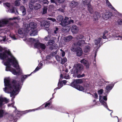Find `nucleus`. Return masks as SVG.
<instances>
[{"instance_id": "1", "label": "nucleus", "mask_w": 122, "mask_h": 122, "mask_svg": "<svg viewBox=\"0 0 122 122\" xmlns=\"http://www.w3.org/2000/svg\"><path fill=\"white\" fill-rule=\"evenodd\" d=\"M6 58H7L6 61L4 63V65L6 66V71H9L15 75L21 72L17 61L9 50L0 53V59L3 60Z\"/></svg>"}, {"instance_id": "2", "label": "nucleus", "mask_w": 122, "mask_h": 122, "mask_svg": "<svg viewBox=\"0 0 122 122\" xmlns=\"http://www.w3.org/2000/svg\"><path fill=\"white\" fill-rule=\"evenodd\" d=\"M10 80L9 78L5 79L4 83L5 86H6L4 88V91L10 94V97H12L11 100H14L15 98L14 96L15 93L18 91L20 87V82L14 80L11 84H10Z\"/></svg>"}, {"instance_id": "3", "label": "nucleus", "mask_w": 122, "mask_h": 122, "mask_svg": "<svg viewBox=\"0 0 122 122\" xmlns=\"http://www.w3.org/2000/svg\"><path fill=\"white\" fill-rule=\"evenodd\" d=\"M25 27H26V31L28 33L30 31V35L32 36L37 35V31L36 28V24L33 22L30 23L29 24H26Z\"/></svg>"}, {"instance_id": "4", "label": "nucleus", "mask_w": 122, "mask_h": 122, "mask_svg": "<svg viewBox=\"0 0 122 122\" xmlns=\"http://www.w3.org/2000/svg\"><path fill=\"white\" fill-rule=\"evenodd\" d=\"M30 41L35 44L34 46L37 48H40L42 50H44L45 49L46 46L45 44L39 42L37 40H36L32 38H29Z\"/></svg>"}, {"instance_id": "5", "label": "nucleus", "mask_w": 122, "mask_h": 122, "mask_svg": "<svg viewBox=\"0 0 122 122\" xmlns=\"http://www.w3.org/2000/svg\"><path fill=\"white\" fill-rule=\"evenodd\" d=\"M78 41L76 43V46H80L85 43L86 39L84 36L81 35H78L76 37Z\"/></svg>"}, {"instance_id": "6", "label": "nucleus", "mask_w": 122, "mask_h": 122, "mask_svg": "<svg viewBox=\"0 0 122 122\" xmlns=\"http://www.w3.org/2000/svg\"><path fill=\"white\" fill-rule=\"evenodd\" d=\"M69 18L67 17H65L64 21H62L60 23V24L61 25L63 26H65L66 25H67L69 24H70L71 23H73L74 21L72 20H68Z\"/></svg>"}, {"instance_id": "7", "label": "nucleus", "mask_w": 122, "mask_h": 122, "mask_svg": "<svg viewBox=\"0 0 122 122\" xmlns=\"http://www.w3.org/2000/svg\"><path fill=\"white\" fill-rule=\"evenodd\" d=\"M83 6H85V5H88V9L89 12L91 14L93 13V10L91 6L89 4V1L88 0H82Z\"/></svg>"}, {"instance_id": "8", "label": "nucleus", "mask_w": 122, "mask_h": 122, "mask_svg": "<svg viewBox=\"0 0 122 122\" xmlns=\"http://www.w3.org/2000/svg\"><path fill=\"white\" fill-rule=\"evenodd\" d=\"M9 102V99L5 97H0V107H1L5 104Z\"/></svg>"}, {"instance_id": "9", "label": "nucleus", "mask_w": 122, "mask_h": 122, "mask_svg": "<svg viewBox=\"0 0 122 122\" xmlns=\"http://www.w3.org/2000/svg\"><path fill=\"white\" fill-rule=\"evenodd\" d=\"M73 76L75 77H77L78 78H80L83 77L85 76V74H82V75L80 74V71H73Z\"/></svg>"}, {"instance_id": "10", "label": "nucleus", "mask_w": 122, "mask_h": 122, "mask_svg": "<svg viewBox=\"0 0 122 122\" xmlns=\"http://www.w3.org/2000/svg\"><path fill=\"white\" fill-rule=\"evenodd\" d=\"M112 15V13L110 12L104 13L102 15V17L105 20H107L110 18Z\"/></svg>"}, {"instance_id": "11", "label": "nucleus", "mask_w": 122, "mask_h": 122, "mask_svg": "<svg viewBox=\"0 0 122 122\" xmlns=\"http://www.w3.org/2000/svg\"><path fill=\"white\" fill-rule=\"evenodd\" d=\"M83 64L86 68H88L90 65V63L88 62L86 60L83 59L80 61Z\"/></svg>"}, {"instance_id": "12", "label": "nucleus", "mask_w": 122, "mask_h": 122, "mask_svg": "<svg viewBox=\"0 0 122 122\" xmlns=\"http://www.w3.org/2000/svg\"><path fill=\"white\" fill-rule=\"evenodd\" d=\"M71 31L73 33H77L79 30V28L76 25L72 26L71 28Z\"/></svg>"}, {"instance_id": "13", "label": "nucleus", "mask_w": 122, "mask_h": 122, "mask_svg": "<svg viewBox=\"0 0 122 122\" xmlns=\"http://www.w3.org/2000/svg\"><path fill=\"white\" fill-rule=\"evenodd\" d=\"M76 69L74 70V71H80L82 69L83 66L81 64H76L75 65Z\"/></svg>"}, {"instance_id": "14", "label": "nucleus", "mask_w": 122, "mask_h": 122, "mask_svg": "<svg viewBox=\"0 0 122 122\" xmlns=\"http://www.w3.org/2000/svg\"><path fill=\"white\" fill-rule=\"evenodd\" d=\"M75 51L76 52V54L78 56H80L82 54V49L80 47H78L76 48L75 49Z\"/></svg>"}, {"instance_id": "15", "label": "nucleus", "mask_w": 122, "mask_h": 122, "mask_svg": "<svg viewBox=\"0 0 122 122\" xmlns=\"http://www.w3.org/2000/svg\"><path fill=\"white\" fill-rule=\"evenodd\" d=\"M4 5L5 6V5L10 9V10L11 13H14V7L12 5H10V4L7 3L5 4H4Z\"/></svg>"}, {"instance_id": "16", "label": "nucleus", "mask_w": 122, "mask_h": 122, "mask_svg": "<svg viewBox=\"0 0 122 122\" xmlns=\"http://www.w3.org/2000/svg\"><path fill=\"white\" fill-rule=\"evenodd\" d=\"M8 19H4L0 21V27L4 26L8 22Z\"/></svg>"}, {"instance_id": "17", "label": "nucleus", "mask_w": 122, "mask_h": 122, "mask_svg": "<svg viewBox=\"0 0 122 122\" xmlns=\"http://www.w3.org/2000/svg\"><path fill=\"white\" fill-rule=\"evenodd\" d=\"M78 3L77 2L73 1L71 2L70 4V6L71 8H73L75 7L78 4Z\"/></svg>"}, {"instance_id": "18", "label": "nucleus", "mask_w": 122, "mask_h": 122, "mask_svg": "<svg viewBox=\"0 0 122 122\" xmlns=\"http://www.w3.org/2000/svg\"><path fill=\"white\" fill-rule=\"evenodd\" d=\"M100 17V15L99 13L97 12H96L93 15V20H98Z\"/></svg>"}, {"instance_id": "19", "label": "nucleus", "mask_w": 122, "mask_h": 122, "mask_svg": "<svg viewBox=\"0 0 122 122\" xmlns=\"http://www.w3.org/2000/svg\"><path fill=\"white\" fill-rule=\"evenodd\" d=\"M102 97L100 96H99V100L100 102L103 104V105L105 107L106 106L107 107V104L102 99Z\"/></svg>"}, {"instance_id": "20", "label": "nucleus", "mask_w": 122, "mask_h": 122, "mask_svg": "<svg viewBox=\"0 0 122 122\" xmlns=\"http://www.w3.org/2000/svg\"><path fill=\"white\" fill-rule=\"evenodd\" d=\"M25 28L24 29H23V28H20V29L19 30H18V33L19 34H22L23 33L25 32H26V33H27L26 31V27H25Z\"/></svg>"}, {"instance_id": "21", "label": "nucleus", "mask_w": 122, "mask_h": 122, "mask_svg": "<svg viewBox=\"0 0 122 122\" xmlns=\"http://www.w3.org/2000/svg\"><path fill=\"white\" fill-rule=\"evenodd\" d=\"M102 38H99L95 40L94 42L96 45H98L101 42Z\"/></svg>"}, {"instance_id": "22", "label": "nucleus", "mask_w": 122, "mask_h": 122, "mask_svg": "<svg viewBox=\"0 0 122 122\" xmlns=\"http://www.w3.org/2000/svg\"><path fill=\"white\" fill-rule=\"evenodd\" d=\"M90 49V46L88 45H87L85 46L84 49V52L86 53H87L89 51Z\"/></svg>"}, {"instance_id": "23", "label": "nucleus", "mask_w": 122, "mask_h": 122, "mask_svg": "<svg viewBox=\"0 0 122 122\" xmlns=\"http://www.w3.org/2000/svg\"><path fill=\"white\" fill-rule=\"evenodd\" d=\"M20 9L23 14V15H25L26 13L25 9V7L23 6H21L20 7Z\"/></svg>"}, {"instance_id": "24", "label": "nucleus", "mask_w": 122, "mask_h": 122, "mask_svg": "<svg viewBox=\"0 0 122 122\" xmlns=\"http://www.w3.org/2000/svg\"><path fill=\"white\" fill-rule=\"evenodd\" d=\"M7 114V113L4 110L1 109L0 110V118L2 117L5 115Z\"/></svg>"}, {"instance_id": "25", "label": "nucleus", "mask_w": 122, "mask_h": 122, "mask_svg": "<svg viewBox=\"0 0 122 122\" xmlns=\"http://www.w3.org/2000/svg\"><path fill=\"white\" fill-rule=\"evenodd\" d=\"M72 37L71 36H69L65 37L64 38V40L65 41H71L72 39Z\"/></svg>"}, {"instance_id": "26", "label": "nucleus", "mask_w": 122, "mask_h": 122, "mask_svg": "<svg viewBox=\"0 0 122 122\" xmlns=\"http://www.w3.org/2000/svg\"><path fill=\"white\" fill-rule=\"evenodd\" d=\"M106 3L107 5L110 8H111L114 11L116 10L113 7L111 4L109 2L108 0H106Z\"/></svg>"}, {"instance_id": "27", "label": "nucleus", "mask_w": 122, "mask_h": 122, "mask_svg": "<svg viewBox=\"0 0 122 122\" xmlns=\"http://www.w3.org/2000/svg\"><path fill=\"white\" fill-rule=\"evenodd\" d=\"M63 19V16L61 15H59L57 17V20L59 21H62Z\"/></svg>"}, {"instance_id": "28", "label": "nucleus", "mask_w": 122, "mask_h": 122, "mask_svg": "<svg viewBox=\"0 0 122 122\" xmlns=\"http://www.w3.org/2000/svg\"><path fill=\"white\" fill-rule=\"evenodd\" d=\"M41 7V5L39 4H36L34 6V8L35 10H37Z\"/></svg>"}, {"instance_id": "29", "label": "nucleus", "mask_w": 122, "mask_h": 122, "mask_svg": "<svg viewBox=\"0 0 122 122\" xmlns=\"http://www.w3.org/2000/svg\"><path fill=\"white\" fill-rule=\"evenodd\" d=\"M75 82V80L71 84V85L73 87L76 88L78 85V84L76 82Z\"/></svg>"}, {"instance_id": "30", "label": "nucleus", "mask_w": 122, "mask_h": 122, "mask_svg": "<svg viewBox=\"0 0 122 122\" xmlns=\"http://www.w3.org/2000/svg\"><path fill=\"white\" fill-rule=\"evenodd\" d=\"M112 88V87L110 85H109L107 86L106 87V90L107 92H109V91L111 90Z\"/></svg>"}, {"instance_id": "31", "label": "nucleus", "mask_w": 122, "mask_h": 122, "mask_svg": "<svg viewBox=\"0 0 122 122\" xmlns=\"http://www.w3.org/2000/svg\"><path fill=\"white\" fill-rule=\"evenodd\" d=\"M76 88L80 91H82L84 89L83 87L79 85H78Z\"/></svg>"}, {"instance_id": "32", "label": "nucleus", "mask_w": 122, "mask_h": 122, "mask_svg": "<svg viewBox=\"0 0 122 122\" xmlns=\"http://www.w3.org/2000/svg\"><path fill=\"white\" fill-rule=\"evenodd\" d=\"M108 32L107 31H105L104 33H103V36H102V38L104 39H106L108 37V35L107 36L106 34Z\"/></svg>"}, {"instance_id": "33", "label": "nucleus", "mask_w": 122, "mask_h": 122, "mask_svg": "<svg viewBox=\"0 0 122 122\" xmlns=\"http://www.w3.org/2000/svg\"><path fill=\"white\" fill-rule=\"evenodd\" d=\"M41 25L42 26H44L45 27H47L49 25V23L47 22L46 21H44V23L43 24H42V23L41 24Z\"/></svg>"}, {"instance_id": "34", "label": "nucleus", "mask_w": 122, "mask_h": 122, "mask_svg": "<svg viewBox=\"0 0 122 122\" xmlns=\"http://www.w3.org/2000/svg\"><path fill=\"white\" fill-rule=\"evenodd\" d=\"M61 60V63L62 64H64L67 61V60L66 57H64V58L63 59H62Z\"/></svg>"}, {"instance_id": "35", "label": "nucleus", "mask_w": 122, "mask_h": 122, "mask_svg": "<svg viewBox=\"0 0 122 122\" xmlns=\"http://www.w3.org/2000/svg\"><path fill=\"white\" fill-rule=\"evenodd\" d=\"M75 82H76L78 84L82 83L83 81L81 79H78L75 80Z\"/></svg>"}, {"instance_id": "36", "label": "nucleus", "mask_w": 122, "mask_h": 122, "mask_svg": "<svg viewBox=\"0 0 122 122\" xmlns=\"http://www.w3.org/2000/svg\"><path fill=\"white\" fill-rule=\"evenodd\" d=\"M54 43V41L52 40H49L48 42V44L50 45H52Z\"/></svg>"}, {"instance_id": "37", "label": "nucleus", "mask_w": 122, "mask_h": 122, "mask_svg": "<svg viewBox=\"0 0 122 122\" xmlns=\"http://www.w3.org/2000/svg\"><path fill=\"white\" fill-rule=\"evenodd\" d=\"M55 57L56 60L58 61H60L62 60V58L59 55H57Z\"/></svg>"}, {"instance_id": "38", "label": "nucleus", "mask_w": 122, "mask_h": 122, "mask_svg": "<svg viewBox=\"0 0 122 122\" xmlns=\"http://www.w3.org/2000/svg\"><path fill=\"white\" fill-rule=\"evenodd\" d=\"M21 0H16L15 1V4L16 6H19L20 5V1Z\"/></svg>"}, {"instance_id": "39", "label": "nucleus", "mask_w": 122, "mask_h": 122, "mask_svg": "<svg viewBox=\"0 0 122 122\" xmlns=\"http://www.w3.org/2000/svg\"><path fill=\"white\" fill-rule=\"evenodd\" d=\"M47 7H44L43 9V13L44 14L46 13H47Z\"/></svg>"}, {"instance_id": "40", "label": "nucleus", "mask_w": 122, "mask_h": 122, "mask_svg": "<svg viewBox=\"0 0 122 122\" xmlns=\"http://www.w3.org/2000/svg\"><path fill=\"white\" fill-rule=\"evenodd\" d=\"M117 22L119 25H121L122 24V21L121 19H118L117 21Z\"/></svg>"}, {"instance_id": "41", "label": "nucleus", "mask_w": 122, "mask_h": 122, "mask_svg": "<svg viewBox=\"0 0 122 122\" xmlns=\"http://www.w3.org/2000/svg\"><path fill=\"white\" fill-rule=\"evenodd\" d=\"M60 51H61V55L62 56H64L65 55V52L62 49H60Z\"/></svg>"}, {"instance_id": "42", "label": "nucleus", "mask_w": 122, "mask_h": 122, "mask_svg": "<svg viewBox=\"0 0 122 122\" xmlns=\"http://www.w3.org/2000/svg\"><path fill=\"white\" fill-rule=\"evenodd\" d=\"M58 86H61L59 88L58 87H56V88L55 89H54V91H55V90H56V89H58L60 88L62 86V84L60 83H59L58 84Z\"/></svg>"}, {"instance_id": "43", "label": "nucleus", "mask_w": 122, "mask_h": 122, "mask_svg": "<svg viewBox=\"0 0 122 122\" xmlns=\"http://www.w3.org/2000/svg\"><path fill=\"white\" fill-rule=\"evenodd\" d=\"M29 6L30 9H32L33 8H34V6H33V4L30 3L29 5Z\"/></svg>"}, {"instance_id": "44", "label": "nucleus", "mask_w": 122, "mask_h": 122, "mask_svg": "<svg viewBox=\"0 0 122 122\" xmlns=\"http://www.w3.org/2000/svg\"><path fill=\"white\" fill-rule=\"evenodd\" d=\"M47 19L48 20H51L53 22H55L56 21V20L55 19L52 18L51 17H48L47 18Z\"/></svg>"}, {"instance_id": "45", "label": "nucleus", "mask_w": 122, "mask_h": 122, "mask_svg": "<svg viewBox=\"0 0 122 122\" xmlns=\"http://www.w3.org/2000/svg\"><path fill=\"white\" fill-rule=\"evenodd\" d=\"M103 91V90L102 89H101L99 90L98 91V94L99 95H101Z\"/></svg>"}, {"instance_id": "46", "label": "nucleus", "mask_w": 122, "mask_h": 122, "mask_svg": "<svg viewBox=\"0 0 122 122\" xmlns=\"http://www.w3.org/2000/svg\"><path fill=\"white\" fill-rule=\"evenodd\" d=\"M50 39V37L49 35L46 36L44 38V40L46 41H47Z\"/></svg>"}, {"instance_id": "47", "label": "nucleus", "mask_w": 122, "mask_h": 122, "mask_svg": "<svg viewBox=\"0 0 122 122\" xmlns=\"http://www.w3.org/2000/svg\"><path fill=\"white\" fill-rule=\"evenodd\" d=\"M30 75H25L23 76L22 77V79H25L28 76H29Z\"/></svg>"}, {"instance_id": "48", "label": "nucleus", "mask_w": 122, "mask_h": 122, "mask_svg": "<svg viewBox=\"0 0 122 122\" xmlns=\"http://www.w3.org/2000/svg\"><path fill=\"white\" fill-rule=\"evenodd\" d=\"M14 102L13 103H12L10 104H8V107H13V106L14 105Z\"/></svg>"}, {"instance_id": "49", "label": "nucleus", "mask_w": 122, "mask_h": 122, "mask_svg": "<svg viewBox=\"0 0 122 122\" xmlns=\"http://www.w3.org/2000/svg\"><path fill=\"white\" fill-rule=\"evenodd\" d=\"M43 1V3L44 4H48L49 3V2L47 0H44Z\"/></svg>"}, {"instance_id": "50", "label": "nucleus", "mask_w": 122, "mask_h": 122, "mask_svg": "<svg viewBox=\"0 0 122 122\" xmlns=\"http://www.w3.org/2000/svg\"><path fill=\"white\" fill-rule=\"evenodd\" d=\"M58 28H55V30H54V33L55 34H56L58 32Z\"/></svg>"}, {"instance_id": "51", "label": "nucleus", "mask_w": 122, "mask_h": 122, "mask_svg": "<svg viewBox=\"0 0 122 122\" xmlns=\"http://www.w3.org/2000/svg\"><path fill=\"white\" fill-rule=\"evenodd\" d=\"M13 40H16L17 39L15 37L14 35L10 36Z\"/></svg>"}, {"instance_id": "52", "label": "nucleus", "mask_w": 122, "mask_h": 122, "mask_svg": "<svg viewBox=\"0 0 122 122\" xmlns=\"http://www.w3.org/2000/svg\"><path fill=\"white\" fill-rule=\"evenodd\" d=\"M65 0H57L58 2L59 3H61L64 2Z\"/></svg>"}, {"instance_id": "53", "label": "nucleus", "mask_w": 122, "mask_h": 122, "mask_svg": "<svg viewBox=\"0 0 122 122\" xmlns=\"http://www.w3.org/2000/svg\"><path fill=\"white\" fill-rule=\"evenodd\" d=\"M39 68L38 67H37L36 68V69H35V70L33 71V72H36V71H38V70H39Z\"/></svg>"}, {"instance_id": "54", "label": "nucleus", "mask_w": 122, "mask_h": 122, "mask_svg": "<svg viewBox=\"0 0 122 122\" xmlns=\"http://www.w3.org/2000/svg\"><path fill=\"white\" fill-rule=\"evenodd\" d=\"M57 10L62 12H63L64 11L61 8H60L59 9Z\"/></svg>"}, {"instance_id": "55", "label": "nucleus", "mask_w": 122, "mask_h": 122, "mask_svg": "<svg viewBox=\"0 0 122 122\" xmlns=\"http://www.w3.org/2000/svg\"><path fill=\"white\" fill-rule=\"evenodd\" d=\"M37 1H38V0H31V2L33 3L35 2H37Z\"/></svg>"}, {"instance_id": "56", "label": "nucleus", "mask_w": 122, "mask_h": 122, "mask_svg": "<svg viewBox=\"0 0 122 122\" xmlns=\"http://www.w3.org/2000/svg\"><path fill=\"white\" fill-rule=\"evenodd\" d=\"M50 103L49 102L48 103H46L45 105V107H46L47 106H49L50 105Z\"/></svg>"}, {"instance_id": "57", "label": "nucleus", "mask_w": 122, "mask_h": 122, "mask_svg": "<svg viewBox=\"0 0 122 122\" xmlns=\"http://www.w3.org/2000/svg\"><path fill=\"white\" fill-rule=\"evenodd\" d=\"M94 95L95 96V97H94L95 98H97L98 95H97V94L96 93H95L94 94Z\"/></svg>"}, {"instance_id": "58", "label": "nucleus", "mask_w": 122, "mask_h": 122, "mask_svg": "<svg viewBox=\"0 0 122 122\" xmlns=\"http://www.w3.org/2000/svg\"><path fill=\"white\" fill-rule=\"evenodd\" d=\"M103 99L105 101H107V98L106 97L104 96L103 97Z\"/></svg>"}, {"instance_id": "59", "label": "nucleus", "mask_w": 122, "mask_h": 122, "mask_svg": "<svg viewBox=\"0 0 122 122\" xmlns=\"http://www.w3.org/2000/svg\"><path fill=\"white\" fill-rule=\"evenodd\" d=\"M41 107H38L37 108H36V109H33V111H35V110H38V109H40V108H41Z\"/></svg>"}, {"instance_id": "60", "label": "nucleus", "mask_w": 122, "mask_h": 122, "mask_svg": "<svg viewBox=\"0 0 122 122\" xmlns=\"http://www.w3.org/2000/svg\"><path fill=\"white\" fill-rule=\"evenodd\" d=\"M51 0V3H55L56 4V3L55 2V0Z\"/></svg>"}, {"instance_id": "61", "label": "nucleus", "mask_w": 122, "mask_h": 122, "mask_svg": "<svg viewBox=\"0 0 122 122\" xmlns=\"http://www.w3.org/2000/svg\"><path fill=\"white\" fill-rule=\"evenodd\" d=\"M3 50V49L0 46V51H2Z\"/></svg>"}, {"instance_id": "62", "label": "nucleus", "mask_w": 122, "mask_h": 122, "mask_svg": "<svg viewBox=\"0 0 122 122\" xmlns=\"http://www.w3.org/2000/svg\"><path fill=\"white\" fill-rule=\"evenodd\" d=\"M16 17H14V18H13V19H12V18H10L9 19V20H15V19H16Z\"/></svg>"}, {"instance_id": "63", "label": "nucleus", "mask_w": 122, "mask_h": 122, "mask_svg": "<svg viewBox=\"0 0 122 122\" xmlns=\"http://www.w3.org/2000/svg\"><path fill=\"white\" fill-rule=\"evenodd\" d=\"M63 81V83L64 84H65L66 83V80H64Z\"/></svg>"}, {"instance_id": "64", "label": "nucleus", "mask_w": 122, "mask_h": 122, "mask_svg": "<svg viewBox=\"0 0 122 122\" xmlns=\"http://www.w3.org/2000/svg\"><path fill=\"white\" fill-rule=\"evenodd\" d=\"M65 71L66 72H67L68 71V69H66Z\"/></svg>"}]
</instances>
